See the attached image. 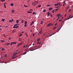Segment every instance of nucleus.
Returning a JSON list of instances; mask_svg holds the SVG:
<instances>
[{
    "label": "nucleus",
    "mask_w": 73,
    "mask_h": 73,
    "mask_svg": "<svg viewBox=\"0 0 73 73\" xmlns=\"http://www.w3.org/2000/svg\"><path fill=\"white\" fill-rule=\"evenodd\" d=\"M41 5H38V7H41Z\"/></svg>",
    "instance_id": "51"
},
{
    "label": "nucleus",
    "mask_w": 73,
    "mask_h": 73,
    "mask_svg": "<svg viewBox=\"0 0 73 73\" xmlns=\"http://www.w3.org/2000/svg\"><path fill=\"white\" fill-rule=\"evenodd\" d=\"M14 25V27H16L17 26V24L15 25Z\"/></svg>",
    "instance_id": "47"
},
{
    "label": "nucleus",
    "mask_w": 73,
    "mask_h": 73,
    "mask_svg": "<svg viewBox=\"0 0 73 73\" xmlns=\"http://www.w3.org/2000/svg\"><path fill=\"white\" fill-rule=\"evenodd\" d=\"M26 53H26V52H24V53H23V55H25V54H26Z\"/></svg>",
    "instance_id": "43"
},
{
    "label": "nucleus",
    "mask_w": 73,
    "mask_h": 73,
    "mask_svg": "<svg viewBox=\"0 0 73 73\" xmlns=\"http://www.w3.org/2000/svg\"><path fill=\"white\" fill-rule=\"evenodd\" d=\"M52 35H49V37H50L51 36H52Z\"/></svg>",
    "instance_id": "54"
},
{
    "label": "nucleus",
    "mask_w": 73,
    "mask_h": 73,
    "mask_svg": "<svg viewBox=\"0 0 73 73\" xmlns=\"http://www.w3.org/2000/svg\"><path fill=\"white\" fill-rule=\"evenodd\" d=\"M54 34H55V33H52V35H54Z\"/></svg>",
    "instance_id": "57"
},
{
    "label": "nucleus",
    "mask_w": 73,
    "mask_h": 73,
    "mask_svg": "<svg viewBox=\"0 0 73 73\" xmlns=\"http://www.w3.org/2000/svg\"><path fill=\"white\" fill-rule=\"evenodd\" d=\"M36 5V4L34 3V6H35V5Z\"/></svg>",
    "instance_id": "63"
},
{
    "label": "nucleus",
    "mask_w": 73,
    "mask_h": 73,
    "mask_svg": "<svg viewBox=\"0 0 73 73\" xmlns=\"http://www.w3.org/2000/svg\"><path fill=\"white\" fill-rule=\"evenodd\" d=\"M27 25H26V24H25L24 25V27H27Z\"/></svg>",
    "instance_id": "42"
},
{
    "label": "nucleus",
    "mask_w": 73,
    "mask_h": 73,
    "mask_svg": "<svg viewBox=\"0 0 73 73\" xmlns=\"http://www.w3.org/2000/svg\"><path fill=\"white\" fill-rule=\"evenodd\" d=\"M17 57V56H12V58H13H13H16Z\"/></svg>",
    "instance_id": "6"
},
{
    "label": "nucleus",
    "mask_w": 73,
    "mask_h": 73,
    "mask_svg": "<svg viewBox=\"0 0 73 73\" xmlns=\"http://www.w3.org/2000/svg\"><path fill=\"white\" fill-rule=\"evenodd\" d=\"M14 10H11V11L13 13H14Z\"/></svg>",
    "instance_id": "18"
},
{
    "label": "nucleus",
    "mask_w": 73,
    "mask_h": 73,
    "mask_svg": "<svg viewBox=\"0 0 73 73\" xmlns=\"http://www.w3.org/2000/svg\"><path fill=\"white\" fill-rule=\"evenodd\" d=\"M60 14H58L57 15V16L58 17H60Z\"/></svg>",
    "instance_id": "15"
},
{
    "label": "nucleus",
    "mask_w": 73,
    "mask_h": 73,
    "mask_svg": "<svg viewBox=\"0 0 73 73\" xmlns=\"http://www.w3.org/2000/svg\"><path fill=\"white\" fill-rule=\"evenodd\" d=\"M5 21V19H2V21Z\"/></svg>",
    "instance_id": "39"
},
{
    "label": "nucleus",
    "mask_w": 73,
    "mask_h": 73,
    "mask_svg": "<svg viewBox=\"0 0 73 73\" xmlns=\"http://www.w3.org/2000/svg\"><path fill=\"white\" fill-rule=\"evenodd\" d=\"M22 33H24V32H24V31H22L21 32Z\"/></svg>",
    "instance_id": "61"
},
{
    "label": "nucleus",
    "mask_w": 73,
    "mask_h": 73,
    "mask_svg": "<svg viewBox=\"0 0 73 73\" xmlns=\"http://www.w3.org/2000/svg\"><path fill=\"white\" fill-rule=\"evenodd\" d=\"M65 17H66V14H65V16H64Z\"/></svg>",
    "instance_id": "64"
},
{
    "label": "nucleus",
    "mask_w": 73,
    "mask_h": 73,
    "mask_svg": "<svg viewBox=\"0 0 73 73\" xmlns=\"http://www.w3.org/2000/svg\"><path fill=\"white\" fill-rule=\"evenodd\" d=\"M22 44L21 43H20V44H18V46H20L21 45H22Z\"/></svg>",
    "instance_id": "17"
},
{
    "label": "nucleus",
    "mask_w": 73,
    "mask_h": 73,
    "mask_svg": "<svg viewBox=\"0 0 73 73\" xmlns=\"http://www.w3.org/2000/svg\"><path fill=\"white\" fill-rule=\"evenodd\" d=\"M24 7H28V6H26L25 5H24Z\"/></svg>",
    "instance_id": "35"
},
{
    "label": "nucleus",
    "mask_w": 73,
    "mask_h": 73,
    "mask_svg": "<svg viewBox=\"0 0 73 73\" xmlns=\"http://www.w3.org/2000/svg\"><path fill=\"white\" fill-rule=\"evenodd\" d=\"M28 46V44H27L26 45V46L25 47L26 48H27V47Z\"/></svg>",
    "instance_id": "32"
},
{
    "label": "nucleus",
    "mask_w": 73,
    "mask_h": 73,
    "mask_svg": "<svg viewBox=\"0 0 73 73\" xmlns=\"http://www.w3.org/2000/svg\"><path fill=\"white\" fill-rule=\"evenodd\" d=\"M55 11V10H52V13H54V11Z\"/></svg>",
    "instance_id": "24"
},
{
    "label": "nucleus",
    "mask_w": 73,
    "mask_h": 73,
    "mask_svg": "<svg viewBox=\"0 0 73 73\" xmlns=\"http://www.w3.org/2000/svg\"><path fill=\"white\" fill-rule=\"evenodd\" d=\"M62 27V26H61V27H60L59 28H58V30L57 31V32H58L61 29V28Z\"/></svg>",
    "instance_id": "4"
},
{
    "label": "nucleus",
    "mask_w": 73,
    "mask_h": 73,
    "mask_svg": "<svg viewBox=\"0 0 73 73\" xmlns=\"http://www.w3.org/2000/svg\"><path fill=\"white\" fill-rule=\"evenodd\" d=\"M27 13H32V12L28 11L27 12Z\"/></svg>",
    "instance_id": "16"
},
{
    "label": "nucleus",
    "mask_w": 73,
    "mask_h": 73,
    "mask_svg": "<svg viewBox=\"0 0 73 73\" xmlns=\"http://www.w3.org/2000/svg\"><path fill=\"white\" fill-rule=\"evenodd\" d=\"M10 44V43H8L7 44V46L9 45Z\"/></svg>",
    "instance_id": "29"
},
{
    "label": "nucleus",
    "mask_w": 73,
    "mask_h": 73,
    "mask_svg": "<svg viewBox=\"0 0 73 73\" xmlns=\"http://www.w3.org/2000/svg\"><path fill=\"white\" fill-rule=\"evenodd\" d=\"M27 21H25V24H27Z\"/></svg>",
    "instance_id": "23"
},
{
    "label": "nucleus",
    "mask_w": 73,
    "mask_h": 73,
    "mask_svg": "<svg viewBox=\"0 0 73 73\" xmlns=\"http://www.w3.org/2000/svg\"><path fill=\"white\" fill-rule=\"evenodd\" d=\"M12 43L13 44H16V43L14 42H12Z\"/></svg>",
    "instance_id": "33"
},
{
    "label": "nucleus",
    "mask_w": 73,
    "mask_h": 73,
    "mask_svg": "<svg viewBox=\"0 0 73 73\" xmlns=\"http://www.w3.org/2000/svg\"><path fill=\"white\" fill-rule=\"evenodd\" d=\"M41 46V45H39V46H38V47L39 48H40Z\"/></svg>",
    "instance_id": "44"
},
{
    "label": "nucleus",
    "mask_w": 73,
    "mask_h": 73,
    "mask_svg": "<svg viewBox=\"0 0 73 73\" xmlns=\"http://www.w3.org/2000/svg\"><path fill=\"white\" fill-rule=\"evenodd\" d=\"M34 23V22L33 21L32 23L30 24V25H32Z\"/></svg>",
    "instance_id": "9"
},
{
    "label": "nucleus",
    "mask_w": 73,
    "mask_h": 73,
    "mask_svg": "<svg viewBox=\"0 0 73 73\" xmlns=\"http://www.w3.org/2000/svg\"><path fill=\"white\" fill-rule=\"evenodd\" d=\"M51 5H46V6L47 7H49V6H51Z\"/></svg>",
    "instance_id": "19"
},
{
    "label": "nucleus",
    "mask_w": 73,
    "mask_h": 73,
    "mask_svg": "<svg viewBox=\"0 0 73 73\" xmlns=\"http://www.w3.org/2000/svg\"><path fill=\"white\" fill-rule=\"evenodd\" d=\"M59 21H62V20L61 19Z\"/></svg>",
    "instance_id": "52"
},
{
    "label": "nucleus",
    "mask_w": 73,
    "mask_h": 73,
    "mask_svg": "<svg viewBox=\"0 0 73 73\" xmlns=\"http://www.w3.org/2000/svg\"><path fill=\"white\" fill-rule=\"evenodd\" d=\"M38 2H37V1H35L34 2V4H38Z\"/></svg>",
    "instance_id": "7"
},
{
    "label": "nucleus",
    "mask_w": 73,
    "mask_h": 73,
    "mask_svg": "<svg viewBox=\"0 0 73 73\" xmlns=\"http://www.w3.org/2000/svg\"><path fill=\"white\" fill-rule=\"evenodd\" d=\"M13 28H15V26H14V27H13Z\"/></svg>",
    "instance_id": "62"
},
{
    "label": "nucleus",
    "mask_w": 73,
    "mask_h": 73,
    "mask_svg": "<svg viewBox=\"0 0 73 73\" xmlns=\"http://www.w3.org/2000/svg\"><path fill=\"white\" fill-rule=\"evenodd\" d=\"M13 42H11V43H10V45H12L13 44Z\"/></svg>",
    "instance_id": "37"
},
{
    "label": "nucleus",
    "mask_w": 73,
    "mask_h": 73,
    "mask_svg": "<svg viewBox=\"0 0 73 73\" xmlns=\"http://www.w3.org/2000/svg\"><path fill=\"white\" fill-rule=\"evenodd\" d=\"M70 8V6H68V7H67V9H69V8Z\"/></svg>",
    "instance_id": "27"
},
{
    "label": "nucleus",
    "mask_w": 73,
    "mask_h": 73,
    "mask_svg": "<svg viewBox=\"0 0 73 73\" xmlns=\"http://www.w3.org/2000/svg\"><path fill=\"white\" fill-rule=\"evenodd\" d=\"M57 24H58V23H56V24H54V25H55V26H56V25Z\"/></svg>",
    "instance_id": "50"
},
{
    "label": "nucleus",
    "mask_w": 73,
    "mask_h": 73,
    "mask_svg": "<svg viewBox=\"0 0 73 73\" xmlns=\"http://www.w3.org/2000/svg\"><path fill=\"white\" fill-rule=\"evenodd\" d=\"M47 14V15L48 16H49V15L50 14V13L49 12H47L46 13Z\"/></svg>",
    "instance_id": "13"
},
{
    "label": "nucleus",
    "mask_w": 73,
    "mask_h": 73,
    "mask_svg": "<svg viewBox=\"0 0 73 73\" xmlns=\"http://www.w3.org/2000/svg\"><path fill=\"white\" fill-rule=\"evenodd\" d=\"M5 1V0H1L2 2H3L4 1Z\"/></svg>",
    "instance_id": "48"
},
{
    "label": "nucleus",
    "mask_w": 73,
    "mask_h": 73,
    "mask_svg": "<svg viewBox=\"0 0 73 73\" xmlns=\"http://www.w3.org/2000/svg\"><path fill=\"white\" fill-rule=\"evenodd\" d=\"M65 1H64L63 2V3L64 4V5H65Z\"/></svg>",
    "instance_id": "36"
},
{
    "label": "nucleus",
    "mask_w": 73,
    "mask_h": 73,
    "mask_svg": "<svg viewBox=\"0 0 73 73\" xmlns=\"http://www.w3.org/2000/svg\"><path fill=\"white\" fill-rule=\"evenodd\" d=\"M42 31V30H41L40 31V32L38 33V35H39L40 33L41 34V33L42 32H41V31Z\"/></svg>",
    "instance_id": "22"
},
{
    "label": "nucleus",
    "mask_w": 73,
    "mask_h": 73,
    "mask_svg": "<svg viewBox=\"0 0 73 73\" xmlns=\"http://www.w3.org/2000/svg\"><path fill=\"white\" fill-rule=\"evenodd\" d=\"M11 38L10 37L9 38V40H11Z\"/></svg>",
    "instance_id": "49"
},
{
    "label": "nucleus",
    "mask_w": 73,
    "mask_h": 73,
    "mask_svg": "<svg viewBox=\"0 0 73 73\" xmlns=\"http://www.w3.org/2000/svg\"><path fill=\"white\" fill-rule=\"evenodd\" d=\"M11 6H13V3H11Z\"/></svg>",
    "instance_id": "21"
},
{
    "label": "nucleus",
    "mask_w": 73,
    "mask_h": 73,
    "mask_svg": "<svg viewBox=\"0 0 73 73\" xmlns=\"http://www.w3.org/2000/svg\"><path fill=\"white\" fill-rule=\"evenodd\" d=\"M7 55L6 54H5V55H4V57H7Z\"/></svg>",
    "instance_id": "40"
},
{
    "label": "nucleus",
    "mask_w": 73,
    "mask_h": 73,
    "mask_svg": "<svg viewBox=\"0 0 73 73\" xmlns=\"http://www.w3.org/2000/svg\"><path fill=\"white\" fill-rule=\"evenodd\" d=\"M71 15H69V16H68V18L67 19H66V20H69V19L70 18H71L73 17V16H72L71 17Z\"/></svg>",
    "instance_id": "1"
},
{
    "label": "nucleus",
    "mask_w": 73,
    "mask_h": 73,
    "mask_svg": "<svg viewBox=\"0 0 73 73\" xmlns=\"http://www.w3.org/2000/svg\"><path fill=\"white\" fill-rule=\"evenodd\" d=\"M37 14V13H36L35 12H33V15H36Z\"/></svg>",
    "instance_id": "12"
},
{
    "label": "nucleus",
    "mask_w": 73,
    "mask_h": 73,
    "mask_svg": "<svg viewBox=\"0 0 73 73\" xmlns=\"http://www.w3.org/2000/svg\"><path fill=\"white\" fill-rule=\"evenodd\" d=\"M53 9V8L52 7H51V8H49L48 9V10L49 11H51V10H52Z\"/></svg>",
    "instance_id": "8"
},
{
    "label": "nucleus",
    "mask_w": 73,
    "mask_h": 73,
    "mask_svg": "<svg viewBox=\"0 0 73 73\" xmlns=\"http://www.w3.org/2000/svg\"><path fill=\"white\" fill-rule=\"evenodd\" d=\"M1 42H2L3 43L4 42V40H1Z\"/></svg>",
    "instance_id": "41"
},
{
    "label": "nucleus",
    "mask_w": 73,
    "mask_h": 73,
    "mask_svg": "<svg viewBox=\"0 0 73 73\" xmlns=\"http://www.w3.org/2000/svg\"><path fill=\"white\" fill-rule=\"evenodd\" d=\"M56 27H54V28H53V30H54L56 29Z\"/></svg>",
    "instance_id": "38"
},
{
    "label": "nucleus",
    "mask_w": 73,
    "mask_h": 73,
    "mask_svg": "<svg viewBox=\"0 0 73 73\" xmlns=\"http://www.w3.org/2000/svg\"><path fill=\"white\" fill-rule=\"evenodd\" d=\"M72 11V9H70L68 11V12H70V11Z\"/></svg>",
    "instance_id": "34"
},
{
    "label": "nucleus",
    "mask_w": 73,
    "mask_h": 73,
    "mask_svg": "<svg viewBox=\"0 0 73 73\" xmlns=\"http://www.w3.org/2000/svg\"><path fill=\"white\" fill-rule=\"evenodd\" d=\"M42 23H43V22H42V21H41V24H42Z\"/></svg>",
    "instance_id": "58"
},
{
    "label": "nucleus",
    "mask_w": 73,
    "mask_h": 73,
    "mask_svg": "<svg viewBox=\"0 0 73 73\" xmlns=\"http://www.w3.org/2000/svg\"><path fill=\"white\" fill-rule=\"evenodd\" d=\"M52 24V23H50L48 24V25H47V27H49L50 26H51V25Z\"/></svg>",
    "instance_id": "5"
},
{
    "label": "nucleus",
    "mask_w": 73,
    "mask_h": 73,
    "mask_svg": "<svg viewBox=\"0 0 73 73\" xmlns=\"http://www.w3.org/2000/svg\"><path fill=\"white\" fill-rule=\"evenodd\" d=\"M40 38H38V39L37 42H39L40 41Z\"/></svg>",
    "instance_id": "26"
},
{
    "label": "nucleus",
    "mask_w": 73,
    "mask_h": 73,
    "mask_svg": "<svg viewBox=\"0 0 73 73\" xmlns=\"http://www.w3.org/2000/svg\"><path fill=\"white\" fill-rule=\"evenodd\" d=\"M20 25L19 24H17V25Z\"/></svg>",
    "instance_id": "59"
},
{
    "label": "nucleus",
    "mask_w": 73,
    "mask_h": 73,
    "mask_svg": "<svg viewBox=\"0 0 73 73\" xmlns=\"http://www.w3.org/2000/svg\"><path fill=\"white\" fill-rule=\"evenodd\" d=\"M19 22V21H18V20H17L16 21V23H18Z\"/></svg>",
    "instance_id": "20"
},
{
    "label": "nucleus",
    "mask_w": 73,
    "mask_h": 73,
    "mask_svg": "<svg viewBox=\"0 0 73 73\" xmlns=\"http://www.w3.org/2000/svg\"><path fill=\"white\" fill-rule=\"evenodd\" d=\"M13 19H12L11 20H9V23H12V22H13Z\"/></svg>",
    "instance_id": "3"
},
{
    "label": "nucleus",
    "mask_w": 73,
    "mask_h": 73,
    "mask_svg": "<svg viewBox=\"0 0 73 73\" xmlns=\"http://www.w3.org/2000/svg\"><path fill=\"white\" fill-rule=\"evenodd\" d=\"M37 44H41V42H38V43H37Z\"/></svg>",
    "instance_id": "30"
},
{
    "label": "nucleus",
    "mask_w": 73,
    "mask_h": 73,
    "mask_svg": "<svg viewBox=\"0 0 73 73\" xmlns=\"http://www.w3.org/2000/svg\"><path fill=\"white\" fill-rule=\"evenodd\" d=\"M35 49H33V48H31L30 50V51H33V50H34Z\"/></svg>",
    "instance_id": "11"
},
{
    "label": "nucleus",
    "mask_w": 73,
    "mask_h": 73,
    "mask_svg": "<svg viewBox=\"0 0 73 73\" xmlns=\"http://www.w3.org/2000/svg\"><path fill=\"white\" fill-rule=\"evenodd\" d=\"M17 53H14V54H13V55L14 56H16V55H17Z\"/></svg>",
    "instance_id": "10"
},
{
    "label": "nucleus",
    "mask_w": 73,
    "mask_h": 73,
    "mask_svg": "<svg viewBox=\"0 0 73 73\" xmlns=\"http://www.w3.org/2000/svg\"><path fill=\"white\" fill-rule=\"evenodd\" d=\"M33 36H34V35H35L34 34V33H33Z\"/></svg>",
    "instance_id": "60"
},
{
    "label": "nucleus",
    "mask_w": 73,
    "mask_h": 73,
    "mask_svg": "<svg viewBox=\"0 0 73 73\" xmlns=\"http://www.w3.org/2000/svg\"><path fill=\"white\" fill-rule=\"evenodd\" d=\"M22 34H20V35H19V36L20 37H21L22 36Z\"/></svg>",
    "instance_id": "45"
},
{
    "label": "nucleus",
    "mask_w": 73,
    "mask_h": 73,
    "mask_svg": "<svg viewBox=\"0 0 73 73\" xmlns=\"http://www.w3.org/2000/svg\"><path fill=\"white\" fill-rule=\"evenodd\" d=\"M55 6H56L58 5V3L57 4H55L54 5Z\"/></svg>",
    "instance_id": "14"
},
{
    "label": "nucleus",
    "mask_w": 73,
    "mask_h": 73,
    "mask_svg": "<svg viewBox=\"0 0 73 73\" xmlns=\"http://www.w3.org/2000/svg\"><path fill=\"white\" fill-rule=\"evenodd\" d=\"M58 5H59V6H62V4L60 2H58Z\"/></svg>",
    "instance_id": "2"
},
{
    "label": "nucleus",
    "mask_w": 73,
    "mask_h": 73,
    "mask_svg": "<svg viewBox=\"0 0 73 73\" xmlns=\"http://www.w3.org/2000/svg\"><path fill=\"white\" fill-rule=\"evenodd\" d=\"M4 6L5 7V9L6 8V6L5 5V4L4 5Z\"/></svg>",
    "instance_id": "46"
},
{
    "label": "nucleus",
    "mask_w": 73,
    "mask_h": 73,
    "mask_svg": "<svg viewBox=\"0 0 73 73\" xmlns=\"http://www.w3.org/2000/svg\"><path fill=\"white\" fill-rule=\"evenodd\" d=\"M5 50V49L4 48L2 49V50Z\"/></svg>",
    "instance_id": "55"
},
{
    "label": "nucleus",
    "mask_w": 73,
    "mask_h": 73,
    "mask_svg": "<svg viewBox=\"0 0 73 73\" xmlns=\"http://www.w3.org/2000/svg\"><path fill=\"white\" fill-rule=\"evenodd\" d=\"M46 11V9H44L43 11V12H45Z\"/></svg>",
    "instance_id": "28"
},
{
    "label": "nucleus",
    "mask_w": 73,
    "mask_h": 73,
    "mask_svg": "<svg viewBox=\"0 0 73 73\" xmlns=\"http://www.w3.org/2000/svg\"><path fill=\"white\" fill-rule=\"evenodd\" d=\"M50 16L51 17H52V14H50Z\"/></svg>",
    "instance_id": "56"
},
{
    "label": "nucleus",
    "mask_w": 73,
    "mask_h": 73,
    "mask_svg": "<svg viewBox=\"0 0 73 73\" xmlns=\"http://www.w3.org/2000/svg\"><path fill=\"white\" fill-rule=\"evenodd\" d=\"M20 38H19V41H21V40L20 39H19Z\"/></svg>",
    "instance_id": "53"
},
{
    "label": "nucleus",
    "mask_w": 73,
    "mask_h": 73,
    "mask_svg": "<svg viewBox=\"0 0 73 73\" xmlns=\"http://www.w3.org/2000/svg\"><path fill=\"white\" fill-rule=\"evenodd\" d=\"M19 27V26H17V27H15V28H18Z\"/></svg>",
    "instance_id": "25"
},
{
    "label": "nucleus",
    "mask_w": 73,
    "mask_h": 73,
    "mask_svg": "<svg viewBox=\"0 0 73 73\" xmlns=\"http://www.w3.org/2000/svg\"><path fill=\"white\" fill-rule=\"evenodd\" d=\"M21 23H24V21H23V20H21Z\"/></svg>",
    "instance_id": "31"
}]
</instances>
